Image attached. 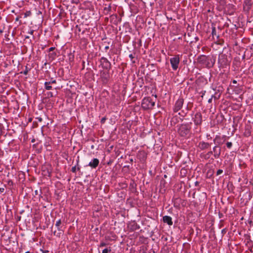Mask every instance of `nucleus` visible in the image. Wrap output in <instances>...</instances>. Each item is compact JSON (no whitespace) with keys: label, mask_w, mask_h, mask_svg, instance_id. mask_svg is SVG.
Returning <instances> with one entry per match:
<instances>
[{"label":"nucleus","mask_w":253,"mask_h":253,"mask_svg":"<svg viewBox=\"0 0 253 253\" xmlns=\"http://www.w3.org/2000/svg\"><path fill=\"white\" fill-rule=\"evenodd\" d=\"M191 124H185L181 125L178 129V133L182 137L187 136L190 132Z\"/></svg>","instance_id":"nucleus-1"},{"label":"nucleus","mask_w":253,"mask_h":253,"mask_svg":"<svg viewBox=\"0 0 253 253\" xmlns=\"http://www.w3.org/2000/svg\"><path fill=\"white\" fill-rule=\"evenodd\" d=\"M155 105V102L150 97H145L142 101L141 106L144 110L151 109Z\"/></svg>","instance_id":"nucleus-2"},{"label":"nucleus","mask_w":253,"mask_h":253,"mask_svg":"<svg viewBox=\"0 0 253 253\" xmlns=\"http://www.w3.org/2000/svg\"><path fill=\"white\" fill-rule=\"evenodd\" d=\"M55 226L57 228L58 231H54L53 234L54 236L60 237L61 235L63 234L64 229V225L61 224V219H59L56 221Z\"/></svg>","instance_id":"nucleus-3"},{"label":"nucleus","mask_w":253,"mask_h":253,"mask_svg":"<svg viewBox=\"0 0 253 253\" xmlns=\"http://www.w3.org/2000/svg\"><path fill=\"white\" fill-rule=\"evenodd\" d=\"M184 39L185 41L190 43L196 42L199 40L195 33H185Z\"/></svg>","instance_id":"nucleus-4"},{"label":"nucleus","mask_w":253,"mask_h":253,"mask_svg":"<svg viewBox=\"0 0 253 253\" xmlns=\"http://www.w3.org/2000/svg\"><path fill=\"white\" fill-rule=\"evenodd\" d=\"M179 57L178 55L175 56L170 59V62L173 70H176L179 64Z\"/></svg>","instance_id":"nucleus-5"},{"label":"nucleus","mask_w":253,"mask_h":253,"mask_svg":"<svg viewBox=\"0 0 253 253\" xmlns=\"http://www.w3.org/2000/svg\"><path fill=\"white\" fill-rule=\"evenodd\" d=\"M192 119L195 125H201L202 122V114L200 113H197Z\"/></svg>","instance_id":"nucleus-6"},{"label":"nucleus","mask_w":253,"mask_h":253,"mask_svg":"<svg viewBox=\"0 0 253 253\" xmlns=\"http://www.w3.org/2000/svg\"><path fill=\"white\" fill-rule=\"evenodd\" d=\"M184 103V99L182 98H179L175 102L173 108V111L175 112H178L182 108Z\"/></svg>","instance_id":"nucleus-7"},{"label":"nucleus","mask_w":253,"mask_h":253,"mask_svg":"<svg viewBox=\"0 0 253 253\" xmlns=\"http://www.w3.org/2000/svg\"><path fill=\"white\" fill-rule=\"evenodd\" d=\"M211 34L215 43L220 45H222L223 43V40L222 39H219V35L218 34V33H211Z\"/></svg>","instance_id":"nucleus-8"},{"label":"nucleus","mask_w":253,"mask_h":253,"mask_svg":"<svg viewBox=\"0 0 253 253\" xmlns=\"http://www.w3.org/2000/svg\"><path fill=\"white\" fill-rule=\"evenodd\" d=\"M99 163V161L98 159L94 158L90 162H89L88 165L92 168L95 169L98 166Z\"/></svg>","instance_id":"nucleus-9"},{"label":"nucleus","mask_w":253,"mask_h":253,"mask_svg":"<svg viewBox=\"0 0 253 253\" xmlns=\"http://www.w3.org/2000/svg\"><path fill=\"white\" fill-rule=\"evenodd\" d=\"M88 12H90L89 9H83L81 12H80V14H83L82 16V19H84L85 20H87L88 18H89L90 16L88 14H87L86 15L85 14Z\"/></svg>","instance_id":"nucleus-10"},{"label":"nucleus","mask_w":253,"mask_h":253,"mask_svg":"<svg viewBox=\"0 0 253 253\" xmlns=\"http://www.w3.org/2000/svg\"><path fill=\"white\" fill-rule=\"evenodd\" d=\"M210 146V144L209 143L205 142H200L199 144V148L202 150H204L208 148Z\"/></svg>","instance_id":"nucleus-11"},{"label":"nucleus","mask_w":253,"mask_h":253,"mask_svg":"<svg viewBox=\"0 0 253 253\" xmlns=\"http://www.w3.org/2000/svg\"><path fill=\"white\" fill-rule=\"evenodd\" d=\"M163 221L165 223H167L169 225H171L173 223L171 217L167 215L163 217Z\"/></svg>","instance_id":"nucleus-12"},{"label":"nucleus","mask_w":253,"mask_h":253,"mask_svg":"<svg viewBox=\"0 0 253 253\" xmlns=\"http://www.w3.org/2000/svg\"><path fill=\"white\" fill-rule=\"evenodd\" d=\"M210 57L209 56H207L206 55H201L199 58V61L200 62L204 63L207 60H209L210 59Z\"/></svg>","instance_id":"nucleus-13"},{"label":"nucleus","mask_w":253,"mask_h":253,"mask_svg":"<svg viewBox=\"0 0 253 253\" xmlns=\"http://www.w3.org/2000/svg\"><path fill=\"white\" fill-rule=\"evenodd\" d=\"M16 33H11V35L10 36L9 34H10V33H8V34H5V35H4V37L5 38V40L7 41H9L10 40V38H13V37L14 36V35Z\"/></svg>","instance_id":"nucleus-14"},{"label":"nucleus","mask_w":253,"mask_h":253,"mask_svg":"<svg viewBox=\"0 0 253 253\" xmlns=\"http://www.w3.org/2000/svg\"><path fill=\"white\" fill-rule=\"evenodd\" d=\"M217 146H215L213 148V150L214 151V152L215 153L214 154V157L215 158H217L220 155V149H219L218 150V151L217 152Z\"/></svg>","instance_id":"nucleus-15"},{"label":"nucleus","mask_w":253,"mask_h":253,"mask_svg":"<svg viewBox=\"0 0 253 253\" xmlns=\"http://www.w3.org/2000/svg\"><path fill=\"white\" fill-rule=\"evenodd\" d=\"M44 87L46 90H50L52 88V86L50 85V83L47 82L44 83Z\"/></svg>","instance_id":"nucleus-16"},{"label":"nucleus","mask_w":253,"mask_h":253,"mask_svg":"<svg viewBox=\"0 0 253 253\" xmlns=\"http://www.w3.org/2000/svg\"><path fill=\"white\" fill-rule=\"evenodd\" d=\"M129 57L130 58V60L132 63H135V57L134 54H129Z\"/></svg>","instance_id":"nucleus-17"},{"label":"nucleus","mask_w":253,"mask_h":253,"mask_svg":"<svg viewBox=\"0 0 253 253\" xmlns=\"http://www.w3.org/2000/svg\"><path fill=\"white\" fill-rule=\"evenodd\" d=\"M40 194H39V191L38 190H36L35 191V194L36 195H39V198L40 199V198H42V190H40Z\"/></svg>","instance_id":"nucleus-18"},{"label":"nucleus","mask_w":253,"mask_h":253,"mask_svg":"<svg viewBox=\"0 0 253 253\" xmlns=\"http://www.w3.org/2000/svg\"><path fill=\"white\" fill-rule=\"evenodd\" d=\"M111 251V249L110 247H109V248H106V249H104L102 251V253H108L109 252H110Z\"/></svg>","instance_id":"nucleus-19"},{"label":"nucleus","mask_w":253,"mask_h":253,"mask_svg":"<svg viewBox=\"0 0 253 253\" xmlns=\"http://www.w3.org/2000/svg\"><path fill=\"white\" fill-rule=\"evenodd\" d=\"M77 169L78 170H79V167H78V166H75L72 167V171L73 172H75Z\"/></svg>","instance_id":"nucleus-20"},{"label":"nucleus","mask_w":253,"mask_h":253,"mask_svg":"<svg viewBox=\"0 0 253 253\" xmlns=\"http://www.w3.org/2000/svg\"><path fill=\"white\" fill-rule=\"evenodd\" d=\"M29 69L28 68V67L26 66V69L25 70L23 71V72H21V74H23L24 75H26L28 74V72H29Z\"/></svg>","instance_id":"nucleus-21"},{"label":"nucleus","mask_w":253,"mask_h":253,"mask_svg":"<svg viewBox=\"0 0 253 253\" xmlns=\"http://www.w3.org/2000/svg\"><path fill=\"white\" fill-rule=\"evenodd\" d=\"M56 55V53L55 52H53V53H50L49 54V57L50 58L51 57L52 59H54Z\"/></svg>","instance_id":"nucleus-22"},{"label":"nucleus","mask_w":253,"mask_h":253,"mask_svg":"<svg viewBox=\"0 0 253 253\" xmlns=\"http://www.w3.org/2000/svg\"><path fill=\"white\" fill-rule=\"evenodd\" d=\"M53 96V93L52 92L49 91V92H47V97L48 98L52 97Z\"/></svg>","instance_id":"nucleus-23"},{"label":"nucleus","mask_w":253,"mask_h":253,"mask_svg":"<svg viewBox=\"0 0 253 253\" xmlns=\"http://www.w3.org/2000/svg\"><path fill=\"white\" fill-rule=\"evenodd\" d=\"M226 146L228 148H230L232 146V143L231 142H228L226 143Z\"/></svg>","instance_id":"nucleus-24"},{"label":"nucleus","mask_w":253,"mask_h":253,"mask_svg":"<svg viewBox=\"0 0 253 253\" xmlns=\"http://www.w3.org/2000/svg\"><path fill=\"white\" fill-rule=\"evenodd\" d=\"M48 83H50V84H56V81L55 80H54L53 79H51V80L49 81V82H48Z\"/></svg>","instance_id":"nucleus-25"},{"label":"nucleus","mask_w":253,"mask_h":253,"mask_svg":"<svg viewBox=\"0 0 253 253\" xmlns=\"http://www.w3.org/2000/svg\"><path fill=\"white\" fill-rule=\"evenodd\" d=\"M223 172V170L222 169H218L216 172V175H218L221 174Z\"/></svg>","instance_id":"nucleus-26"},{"label":"nucleus","mask_w":253,"mask_h":253,"mask_svg":"<svg viewBox=\"0 0 253 253\" xmlns=\"http://www.w3.org/2000/svg\"><path fill=\"white\" fill-rule=\"evenodd\" d=\"M106 246V244L104 242H101L99 245L100 247H103Z\"/></svg>","instance_id":"nucleus-27"},{"label":"nucleus","mask_w":253,"mask_h":253,"mask_svg":"<svg viewBox=\"0 0 253 253\" xmlns=\"http://www.w3.org/2000/svg\"><path fill=\"white\" fill-rule=\"evenodd\" d=\"M54 49H55V47H51L50 48H49L48 49V52L52 51H53V50H54Z\"/></svg>","instance_id":"nucleus-28"},{"label":"nucleus","mask_w":253,"mask_h":253,"mask_svg":"<svg viewBox=\"0 0 253 253\" xmlns=\"http://www.w3.org/2000/svg\"><path fill=\"white\" fill-rule=\"evenodd\" d=\"M44 175H48V176H50V172H49V170H47L46 173H44Z\"/></svg>","instance_id":"nucleus-29"},{"label":"nucleus","mask_w":253,"mask_h":253,"mask_svg":"<svg viewBox=\"0 0 253 253\" xmlns=\"http://www.w3.org/2000/svg\"><path fill=\"white\" fill-rule=\"evenodd\" d=\"M24 36L25 37V40L26 39H29L30 38V36L24 35Z\"/></svg>","instance_id":"nucleus-30"},{"label":"nucleus","mask_w":253,"mask_h":253,"mask_svg":"<svg viewBox=\"0 0 253 253\" xmlns=\"http://www.w3.org/2000/svg\"><path fill=\"white\" fill-rule=\"evenodd\" d=\"M4 191V188H0V192L1 193H3Z\"/></svg>","instance_id":"nucleus-31"},{"label":"nucleus","mask_w":253,"mask_h":253,"mask_svg":"<svg viewBox=\"0 0 253 253\" xmlns=\"http://www.w3.org/2000/svg\"><path fill=\"white\" fill-rule=\"evenodd\" d=\"M37 119L39 120V121L40 122H42V118H38Z\"/></svg>","instance_id":"nucleus-32"},{"label":"nucleus","mask_w":253,"mask_h":253,"mask_svg":"<svg viewBox=\"0 0 253 253\" xmlns=\"http://www.w3.org/2000/svg\"><path fill=\"white\" fill-rule=\"evenodd\" d=\"M109 48V46H105V50H107V49H108Z\"/></svg>","instance_id":"nucleus-33"},{"label":"nucleus","mask_w":253,"mask_h":253,"mask_svg":"<svg viewBox=\"0 0 253 253\" xmlns=\"http://www.w3.org/2000/svg\"><path fill=\"white\" fill-rule=\"evenodd\" d=\"M211 101H212V97L209 99L208 102L209 103H211Z\"/></svg>","instance_id":"nucleus-34"},{"label":"nucleus","mask_w":253,"mask_h":253,"mask_svg":"<svg viewBox=\"0 0 253 253\" xmlns=\"http://www.w3.org/2000/svg\"><path fill=\"white\" fill-rule=\"evenodd\" d=\"M179 114L182 116H184V114H182V113L180 112L179 113Z\"/></svg>","instance_id":"nucleus-35"},{"label":"nucleus","mask_w":253,"mask_h":253,"mask_svg":"<svg viewBox=\"0 0 253 253\" xmlns=\"http://www.w3.org/2000/svg\"><path fill=\"white\" fill-rule=\"evenodd\" d=\"M105 120V118H103V119H102V120H101V122H104Z\"/></svg>","instance_id":"nucleus-36"},{"label":"nucleus","mask_w":253,"mask_h":253,"mask_svg":"<svg viewBox=\"0 0 253 253\" xmlns=\"http://www.w3.org/2000/svg\"><path fill=\"white\" fill-rule=\"evenodd\" d=\"M212 154V151H210V152H209L208 153V154H209V155H211V154Z\"/></svg>","instance_id":"nucleus-37"},{"label":"nucleus","mask_w":253,"mask_h":253,"mask_svg":"<svg viewBox=\"0 0 253 253\" xmlns=\"http://www.w3.org/2000/svg\"><path fill=\"white\" fill-rule=\"evenodd\" d=\"M33 33H32V32L28 33V34H29L30 36H33Z\"/></svg>","instance_id":"nucleus-38"},{"label":"nucleus","mask_w":253,"mask_h":253,"mask_svg":"<svg viewBox=\"0 0 253 253\" xmlns=\"http://www.w3.org/2000/svg\"><path fill=\"white\" fill-rule=\"evenodd\" d=\"M215 31V28H213L212 29V32H214Z\"/></svg>","instance_id":"nucleus-39"},{"label":"nucleus","mask_w":253,"mask_h":253,"mask_svg":"<svg viewBox=\"0 0 253 253\" xmlns=\"http://www.w3.org/2000/svg\"><path fill=\"white\" fill-rule=\"evenodd\" d=\"M25 253H30V252L29 251H27Z\"/></svg>","instance_id":"nucleus-40"},{"label":"nucleus","mask_w":253,"mask_h":253,"mask_svg":"<svg viewBox=\"0 0 253 253\" xmlns=\"http://www.w3.org/2000/svg\"><path fill=\"white\" fill-rule=\"evenodd\" d=\"M233 83H236V82L235 81H233Z\"/></svg>","instance_id":"nucleus-41"},{"label":"nucleus","mask_w":253,"mask_h":253,"mask_svg":"<svg viewBox=\"0 0 253 253\" xmlns=\"http://www.w3.org/2000/svg\"><path fill=\"white\" fill-rule=\"evenodd\" d=\"M207 1H209L210 0H206Z\"/></svg>","instance_id":"nucleus-42"}]
</instances>
